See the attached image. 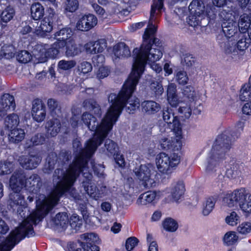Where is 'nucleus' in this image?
I'll use <instances>...</instances> for the list:
<instances>
[{
  "label": "nucleus",
  "mask_w": 251,
  "mask_h": 251,
  "mask_svg": "<svg viewBox=\"0 0 251 251\" xmlns=\"http://www.w3.org/2000/svg\"><path fill=\"white\" fill-rule=\"evenodd\" d=\"M164 228L170 232H175L178 228L177 223L171 218H166L163 222Z\"/></svg>",
  "instance_id": "52"
},
{
  "label": "nucleus",
  "mask_w": 251,
  "mask_h": 251,
  "mask_svg": "<svg viewBox=\"0 0 251 251\" xmlns=\"http://www.w3.org/2000/svg\"><path fill=\"white\" fill-rule=\"evenodd\" d=\"M47 135L44 133H37L26 140L25 148L31 149L33 148L44 145L47 140Z\"/></svg>",
  "instance_id": "22"
},
{
  "label": "nucleus",
  "mask_w": 251,
  "mask_h": 251,
  "mask_svg": "<svg viewBox=\"0 0 251 251\" xmlns=\"http://www.w3.org/2000/svg\"><path fill=\"white\" fill-rule=\"evenodd\" d=\"M163 0H154L151 6L150 17L148 22V27H156L155 24L158 17L161 13L163 6Z\"/></svg>",
  "instance_id": "21"
},
{
  "label": "nucleus",
  "mask_w": 251,
  "mask_h": 251,
  "mask_svg": "<svg viewBox=\"0 0 251 251\" xmlns=\"http://www.w3.org/2000/svg\"><path fill=\"white\" fill-rule=\"evenodd\" d=\"M151 165H141L139 169L133 170L135 175L140 180V185L144 189H150L155 186V181L151 177Z\"/></svg>",
  "instance_id": "13"
},
{
  "label": "nucleus",
  "mask_w": 251,
  "mask_h": 251,
  "mask_svg": "<svg viewBox=\"0 0 251 251\" xmlns=\"http://www.w3.org/2000/svg\"><path fill=\"white\" fill-rule=\"evenodd\" d=\"M251 23L250 17L247 14L241 15L238 22V29L241 32L245 33L251 27Z\"/></svg>",
  "instance_id": "40"
},
{
  "label": "nucleus",
  "mask_w": 251,
  "mask_h": 251,
  "mask_svg": "<svg viewBox=\"0 0 251 251\" xmlns=\"http://www.w3.org/2000/svg\"><path fill=\"white\" fill-rule=\"evenodd\" d=\"M83 106L86 109L94 112V114L99 116L101 114V110L100 106L94 99H87L83 101Z\"/></svg>",
  "instance_id": "35"
},
{
  "label": "nucleus",
  "mask_w": 251,
  "mask_h": 251,
  "mask_svg": "<svg viewBox=\"0 0 251 251\" xmlns=\"http://www.w3.org/2000/svg\"><path fill=\"white\" fill-rule=\"evenodd\" d=\"M72 228L76 231L80 230L82 225V220L77 214H73L69 220Z\"/></svg>",
  "instance_id": "50"
},
{
  "label": "nucleus",
  "mask_w": 251,
  "mask_h": 251,
  "mask_svg": "<svg viewBox=\"0 0 251 251\" xmlns=\"http://www.w3.org/2000/svg\"><path fill=\"white\" fill-rule=\"evenodd\" d=\"M47 215L37 208V210L24 219L17 227L27 238L34 236L35 233L33 225H36L37 222L42 221Z\"/></svg>",
  "instance_id": "10"
},
{
  "label": "nucleus",
  "mask_w": 251,
  "mask_h": 251,
  "mask_svg": "<svg viewBox=\"0 0 251 251\" xmlns=\"http://www.w3.org/2000/svg\"><path fill=\"white\" fill-rule=\"evenodd\" d=\"M155 159L159 171L164 174L169 175L172 173L180 163V156L176 152L170 154L161 152L157 155Z\"/></svg>",
  "instance_id": "9"
},
{
  "label": "nucleus",
  "mask_w": 251,
  "mask_h": 251,
  "mask_svg": "<svg viewBox=\"0 0 251 251\" xmlns=\"http://www.w3.org/2000/svg\"><path fill=\"white\" fill-rule=\"evenodd\" d=\"M241 166L238 164H234L228 168L226 175L228 178H235L241 173Z\"/></svg>",
  "instance_id": "45"
},
{
  "label": "nucleus",
  "mask_w": 251,
  "mask_h": 251,
  "mask_svg": "<svg viewBox=\"0 0 251 251\" xmlns=\"http://www.w3.org/2000/svg\"><path fill=\"white\" fill-rule=\"evenodd\" d=\"M72 31L70 27H65L56 31L54 35L56 39V42H59L62 47H65L66 42L71 36Z\"/></svg>",
  "instance_id": "27"
},
{
  "label": "nucleus",
  "mask_w": 251,
  "mask_h": 251,
  "mask_svg": "<svg viewBox=\"0 0 251 251\" xmlns=\"http://www.w3.org/2000/svg\"><path fill=\"white\" fill-rule=\"evenodd\" d=\"M250 43V39L246 37H242L238 41L236 46L239 52H243L246 50L249 47Z\"/></svg>",
  "instance_id": "59"
},
{
  "label": "nucleus",
  "mask_w": 251,
  "mask_h": 251,
  "mask_svg": "<svg viewBox=\"0 0 251 251\" xmlns=\"http://www.w3.org/2000/svg\"><path fill=\"white\" fill-rule=\"evenodd\" d=\"M150 87L154 92L156 96H161L164 92L162 84L153 79L151 80Z\"/></svg>",
  "instance_id": "55"
},
{
  "label": "nucleus",
  "mask_w": 251,
  "mask_h": 251,
  "mask_svg": "<svg viewBox=\"0 0 251 251\" xmlns=\"http://www.w3.org/2000/svg\"><path fill=\"white\" fill-rule=\"evenodd\" d=\"M138 239L135 237H130L126 239V251H132L137 246Z\"/></svg>",
  "instance_id": "62"
},
{
  "label": "nucleus",
  "mask_w": 251,
  "mask_h": 251,
  "mask_svg": "<svg viewBox=\"0 0 251 251\" xmlns=\"http://www.w3.org/2000/svg\"><path fill=\"white\" fill-rule=\"evenodd\" d=\"M239 98L242 101H248L251 98V75L249 78V83L242 87Z\"/></svg>",
  "instance_id": "44"
},
{
  "label": "nucleus",
  "mask_w": 251,
  "mask_h": 251,
  "mask_svg": "<svg viewBox=\"0 0 251 251\" xmlns=\"http://www.w3.org/2000/svg\"><path fill=\"white\" fill-rule=\"evenodd\" d=\"M231 146V134L229 130H225L218 136L208 158L207 172L211 173L216 170L215 168L225 159Z\"/></svg>",
  "instance_id": "5"
},
{
  "label": "nucleus",
  "mask_w": 251,
  "mask_h": 251,
  "mask_svg": "<svg viewBox=\"0 0 251 251\" xmlns=\"http://www.w3.org/2000/svg\"><path fill=\"white\" fill-rule=\"evenodd\" d=\"M0 106L8 110H14L16 107L14 96L9 94H3L0 99Z\"/></svg>",
  "instance_id": "34"
},
{
  "label": "nucleus",
  "mask_w": 251,
  "mask_h": 251,
  "mask_svg": "<svg viewBox=\"0 0 251 251\" xmlns=\"http://www.w3.org/2000/svg\"><path fill=\"white\" fill-rule=\"evenodd\" d=\"M79 2L78 0H66L64 5V12L74 13L78 8Z\"/></svg>",
  "instance_id": "51"
},
{
  "label": "nucleus",
  "mask_w": 251,
  "mask_h": 251,
  "mask_svg": "<svg viewBox=\"0 0 251 251\" xmlns=\"http://www.w3.org/2000/svg\"><path fill=\"white\" fill-rule=\"evenodd\" d=\"M137 193V189L135 187V183L132 177L126 180V195L132 197Z\"/></svg>",
  "instance_id": "57"
},
{
  "label": "nucleus",
  "mask_w": 251,
  "mask_h": 251,
  "mask_svg": "<svg viewBox=\"0 0 251 251\" xmlns=\"http://www.w3.org/2000/svg\"><path fill=\"white\" fill-rule=\"evenodd\" d=\"M224 200L229 207L239 206L246 215L251 214V194L244 189L235 190L226 194Z\"/></svg>",
  "instance_id": "8"
},
{
  "label": "nucleus",
  "mask_w": 251,
  "mask_h": 251,
  "mask_svg": "<svg viewBox=\"0 0 251 251\" xmlns=\"http://www.w3.org/2000/svg\"><path fill=\"white\" fill-rule=\"evenodd\" d=\"M111 105L105 116L98 125L97 119L88 112H84L81 117L82 123L89 130L94 131L92 137L88 140L85 147L95 153L98 147L101 145L114 125L126 107V81L123 84L122 89L118 95L110 93L108 97Z\"/></svg>",
  "instance_id": "1"
},
{
  "label": "nucleus",
  "mask_w": 251,
  "mask_h": 251,
  "mask_svg": "<svg viewBox=\"0 0 251 251\" xmlns=\"http://www.w3.org/2000/svg\"><path fill=\"white\" fill-rule=\"evenodd\" d=\"M92 70L91 64L87 61H83L78 66V71L80 73L86 74L90 72Z\"/></svg>",
  "instance_id": "60"
},
{
  "label": "nucleus",
  "mask_w": 251,
  "mask_h": 251,
  "mask_svg": "<svg viewBox=\"0 0 251 251\" xmlns=\"http://www.w3.org/2000/svg\"><path fill=\"white\" fill-rule=\"evenodd\" d=\"M239 219V217L238 216L237 213L233 211L230 213L229 216L226 217V221L228 224L233 226L237 224Z\"/></svg>",
  "instance_id": "64"
},
{
  "label": "nucleus",
  "mask_w": 251,
  "mask_h": 251,
  "mask_svg": "<svg viewBox=\"0 0 251 251\" xmlns=\"http://www.w3.org/2000/svg\"><path fill=\"white\" fill-rule=\"evenodd\" d=\"M94 153V152L86 147L81 149L79 155L60 176L74 186L84 169L87 167L88 161Z\"/></svg>",
  "instance_id": "7"
},
{
  "label": "nucleus",
  "mask_w": 251,
  "mask_h": 251,
  "mask_svg": "<svg viewBox=\"0 0 251 251\" xmlns=\"http://www.w3.org/2000/svg\"><path fill=\"white\" fill-rule=\"evenodd\" d=\"M104 151L109 157H113L114 159L115 162L119 167H125L126 162L124 156L121 154L119 147L114 141L109 139H106Z\"/></svg>",
  "instance_id": "16"
},
{
  "label": "nucleus",
  "mask_w": 251,
  "mask_h": 251,
  "mask_svg": "<svg viewBox=\"0 0 251 251\" xmlns=\"http://www.w3.org/2000/svg\"><path fill=\"white\" fill-rule=\"evenodd\" d=\"M181 136L173 140L171 139L163 137L159 140V145L162 150L166 151H178L181 147V142L179 141Z\"/></svg>",
  "instance_id": "24"
},
{
  "label": "nucleus",
  "mask_w": 251,
  "mask_h": 251,
  "mask_svg": "<svg viewBox=\"0 0 251 251\" xmlns=\"http://www.w3.org/2000/svg\"><path fill=\"white\" fill-rule=\"evenodd\" d=\"M14 170V164L12 162L6 161L0 166V175L10 174Z\"/></svg>",
  "instance_id": "56"
},
{
  "label": "nucleus",
  "mask_w": 251,
  "mask_h": 251,
  "mask_svg": "<svg viewBox=\"0 0 251 251\" xmlns=\"http://www.w3.org/2000/svg\"><path fill=\"white\" fill-rule=\"evenodd\" d=\"M19 117L17 114L12 113L9 114L5 118V127L8 130L17 127L19 124Z\"/></svg>",
  "instance_id": "39"
},
{
  "label": "nucleus",
  "mask_w": 251,
  "mask_h": 251,
  "mask_svg": "<svg viewBox=\"0 0 251 251\" xmlns=\"http://www.w3.org/2000/svg\"><path fill=\"white\" fill-rule=\"evenodd\" d=\"M185 190L184 185L182 182H178L172 189V195L176 200H178L183 195Z\"/></svg>",
  "instance_id": "49"
},
{
  "label": "nucleus",
  "mask_w": 251,
  "mask_h": 251,
  "mask_svg": "<svg viewBox=\"0 0 251 251\" xmlns=\"http://www.w3.org/2000/svg\"><path fill=\"white\" fill-rule=\"evenodd\" d=\"M31 16L34 21H39L45 15V8L39 2L33 3L30 7Z\"/></svg>",
  "instance_id": "32"
},
{
  "label": "nucleus",
  "mask_w": 251,
  "mask_h": 251,
  "mask_svg": "<svg viewBox=\"0 0 251 251\" xmlns=\"http://www.w3.org/2000/svg\"><path fill=\"white\" fill-rule=\"evenodd\" d=\"M222 26L223 31L227 39L233 36L238 31L237 24L233 21V20L230 22H223Z\"/></svg>",
  "instance_id": "30"
},
{
  "label": "nucleus",
  "mask_w": 251,
  "mask_h": 251,
  "mask_svg": "<svg viewBox=\"0 0 251 251\" xmlns=\"http://www.w3.org/2000/svg\"><path fill=\"white\" fill-rule=\"evenodd\" d=\"M76 65V62L74 60H60L57 64V70L60 72L61 71H68L72 69Z\"/></svg>",
  "instance_id": "46"
},
{
  "label": "nucleus",
  "mask_w": 251,
  "mask_h": 251,
  "mask_svg": "<svg viewBox=\"0 0 251 251\" xmlns=\"http://www.w3.org/2000/svg\"><path fill=\"white\" fill-rule=\"evenodd\" d=\"M178 113L181 114L182 117L188 119L192 113V110L189 105H186L180 107L178 109Z\"/></svg>",
  "instance_id": "63"
},
{
  "label": "nucleus",
  "mask_w": 251,
  "mask_h": 251,
  "mask_svg": "<svg viewBox=\"0 0 251 251\" xmlns=\"http://www.w3.org/2000/svg\"><path fill=\"white\" fill-rule=\"evenodd\" d=\"M162 116L164 121L167 124L169 129L173 130L176 137L182 134L181 124L177 116H175L173 109L166 107L163 109Z\"/></svg>",
  "instance_id": "14"
},
{
  "label": "nucleus",
  "mask_w": 251,
  "mask_h": 251,
  "mask_svg": "<svg viewBox=\"0 0 251 251\" xmlns=\"http://www.w3.org/2000/svg\"><path fill=\"white\" fill-rule=\"evenodd\" d=\"M25 238V236L17 227H15L10 232L5 240L0 244V251H11L15 246Z\"/></svg>",
  "instance_id": "15"
},
{
  "label": "nucleus",
  "mask_w": 251,
  "mask_h": 251,
  "mask_svg": "<svg viewBox=\"0 0 251 251\" xmlns=\"http://www.w3.org/2000/svg\"><path fill=\"white\" fill-rule=\"evenodd\" d=\"M59 180L53 186L47 198L36 200V207L41 212L47 215L60 201L61 198L70 193L73 189V185L60 176H57Z\"/></svg>",
  "instance_id": "6"
},
{
  "label": "nucleus",
  "mask_w": 251,
  "mask_h": 251,
  "mask_svg": "<svg viewBox=\"0 0 251 251\" xmlns=\"http://www.w3.org/2000/svg\"><path fill=\"white\" fill-rule=\"evenodd\" d=\"M202 17L203 16L191 14V15L189 17L187 22L190 26L195 27L200 24Z\"/></svg>",
  "instance_id": "61"
},
{
  "label": "nucleus",
  "mask_w": 251,
  "mask_h": 251,
  "mask_svg": "<svg viewBox=\"0 0 251 251\" xmlns=\"http://www.w3.org/2000/svg\"><path fill=\"white\" fill-rule=\"evenodd\" d=\"M64 47L61 46L59 42L55 41L50 48L46 50L45 52L46 58L54 59L58 57L61 50H63Z\"/></svg>",
  "instance_id": "33"
},
{
  "label": "nucleus",
  "mask_w": 251,
  "mask_h": 251,
  "mask_svg": "<svg viewBox=\"0 0 251 251\" xmlns=\"http://www.w3.org/2000/svg\"><path fill=\"white\" fill-rule=\"evenodd\" d=\"M38 176L33 174L28 178L23 171L15 172L9 179V186L13 193L9 195V200L11 203L16 205H22L24 201V197L20 193L23 188L34 190L35 186L39 182Z\"/></svg>",
  "instance_id": "4"
},
{
  "label": "nucleus",
  "mask_w": 251,
  "mask_h": 251,
  "mask_svg": "<svg viewBox=\"0 0 251 251\" xmlns=\"http://www.w3.org/2000/svg\"><path fill=\"white\" fill-rule=\"evenodd\" d=\"M65 47V54L67 57H74L81 52L80 49L77 47V45L73 40L66 42Z\"/></svg>",
  "instance_id": "36"
},
{
  "label": "nucleus",
  "mask_w": 251,
  "mask_h": 251,
  "mask_svg": "<svg viewBox=\"0 0 251 251\" xmlns=\"http://www.w3.org/2000/svg\"><path fill=\"white\" fill-rule=\"evenodd\" d=\"M217 199L214 197L207 198L203 204L202 213L204 216L208 215L214 207Z\"/></svg>",
  "instance_id": "43"
},
{
  "label": "nucleus",
  "mask_w": 251,
  "mask_h": 251,
  "mask_svg": "<svg viewBox=\"0 0 251 251\" xmlns=\"http://www.w3.org/2000/svg\"><path fill=\"white\" fill-rule=\"evenodd\" d=\"M156 30V27H147L145 29L143 35V42L140 47L141 56L144 59L152 46L154 45L153 48H156L161 47L159 40L155 37Z\"/></svg>",
  "instance_id": "12"
},
{
  "label": "nucleus",
  "mask_w": 251,
  "mask_h": 251,
  "mask_svg": "<svg viewBox=\"0 0 251 251\" xmlns=\"http://www.w3.org/2000/svg\"><path fill=\"white\" fill-rule=\"evenodd\" d=\"M58 19V14L55 13L54 9L50 7L48 8L46 15L41 21L39 26H37L38 22H36L37 25L33 32L37 35H46L47 33L52 30Z\"/></svg>",
  "instance_id": "11"
},
{
  "label": "nucleus",
  "mask_w": 251,
  "mask_h": 251,
  "mask_svg": "<svg viewBox=\"0 0 251 251\" xmlns=\"http://www.w3.org/2000/svg\"><path fill=\"white\" fill-rule=\"evenodd\" d=\"M10 139L15 143H18L22 141L25 138V133L24 130L17 127L9 130Z\"/></svg>",
  "instance_id": "41"
},
{
  "label": "nucleus",
  "mask_w": 251,
  "mask_h": 251,
  "mask_svg": "<svg viewBox=\"0 0 251 251\" xmlns=\"http://www.w3.org/2000/svg\"><path fill=\"white\" fill-rule=\"evenodd\" d=\"M47 105L50 114L52 117L62 116L61 107L57 100L52 98L49 99L47 101Z\"/></svg>",
  "instance_id": "29"
},
{
  "label": "nucleus",
  "mask_w": 251,
  "mask_h": 251,
  "mask_svg": "<svg viewBox=\"0 0 251 251\" xmlns=\"http://www.w3.org/2000/svg\"><path fill=\"white\" fill-rule=\"evenodd\" d=\"M136 86L132 91L127 88L126 92V112L129 114L134 113L140 106L139 99L135 96H133L132 94L136 90Z\"/></svg>",
  "instance_id": "23"
},
{
  "label": "nucleus",
  "mask_w": 251,
  "mask_h": 251,
  "mask_svg": "<svg viewBox=\"0 0 251 251\" xmlns=\"http://www.w3.org/2000/svg\"><path fill=\"white\" fill-rule=\"evenodd\" d=\"M16 58L20 63L25 64L31 60V55L28 51L22 50L18 52Z\"/></svg>",
  "instance_id": "54"
},
{
  "label": "nucleus",
  "mask_w": 251,
  "mask_h": 251,
  "mask_svg": "<svg viewBox=\"0 0 251 251\" xmlns=\"http://www.w3.org/2000/svg\"><path fill=\"white\" fill-rule=\"evenodd\" d=\"M238 240V236L234 231L227 232L224 236V240L228 246L235 243Z\"/></svg>",
  "instance_id": "58"
},
{
  "label": "nucleus",
  "mask_w": 251,
  "mask_h": 251,
  "mask_svg": "<svg viewBox=\"0 0 251 251\" xmlns=\"http://www.w3.org/2000/svg\"><path fill=\"white\" fill-rule=\"evenodd\" d=\"M15 14V11L14 8L10 6H7L0 14V22L1 24H6L13 19Z\"/></svg>",
  "instance_id": "42"
},
{
  "label": "nucleus",
  "mask_w": 251,
  "mask_h": 251,
  "mask_svg": "<svg viewBox=\"0 0 251 251\" xmlns=\"http://www.w3.org/2000/svg\"><path fill=\"white\" fill-rule=\"evenodd\" d=\"M31 114L33 119L38 123H41L45 120L46 107L42 100L36 98L32 101Z\"/></svg>",
  "instance_id": "17"
},
{
  "label": "nucleus",
  "mask_w": 251,
  "mask_h": 251,
  "mask_svg": "<svg viewBox=\"0 0 251 251\" xmlns=\"http://www.w3.org/2000/svg\"><path fill=\"white\" fill-rule=\"evenodd\" d=\"M220 44L222 50L228 58L237 60L242 55L239 52L235 42L232 40L225 38Z\"/></svg>",
  "instance_id": "18"
},
{
  "label": "nucleus",
  "mask_w": 251,
  "mask_h": 251,
  "mask_svg": "<svg viewBox=\"0 0 251 251\" xmlns=\"http://www.w3.org/2000/svg\"><path fill=\"white\" fill-rule=\"evenodd\" d=\"M142 111L147 115H152L161 109L160 104L153 100H145L141 103Z\"/></svg>",
  "instance_id": "26"
},
{
  "label": "nucleus",
  "mask_w": 251,
  "mask_h": 251,
  "mask_svg": "<svg viewBox=\"0 0 251 251\" xmlns=\"http://www.w3.org/2000/svg\"><path fill=\"white\" fill-rule=\"evenodd\" d=\"M98 19L93 14H89L82 16L77 21L76 27L77 30L87 31L97 25Z\"/></svg>",
  "instance_id": "19"
},
{
  "label": "nucleus",
  "mask_w": 251,
  "mask_h": 251,
  "mask_svg": "<svg viewBox=\"0 0 251 251\" xmlns=\"http://www.w3.org/2000/svg\"><path fill=\"white\" fill-rule=\"evenodd\" d=\"M38 176L33 174L28 178L23 171L15 172L9 179V186L13 193L9 195V200L11 203L16 205H22L24 201V197L20 193L23 188L34 190L35 186L39 182Z\"/></svg>",
  "instance_id": "3"
},
{
  "label": "nucleus",
  "mask_w": 251,
  "mask_h": 251,
  "mask_svg": "<svg viewBox=\"0 0 251 251\" xmlns=\"http://www.w3.org/2000/svg\"><path fill=\"white\" fill-rule=\"evenodd\" d=\"M182 93L186 98L190 101H194L198 98V95L196 93L194 88L191 86H187L183 89Z\"/></svg>",
  "instance_id": "53"
},
{
  "label": "nucleus",
  "mask_w": 251,
  "mask_h": 251,
  "mask_svg": "<svg viewBox=\"0 0 251 251\" xmlns=\"http://www.w3.org/2000/svg\"><path fill=\"white\" fill-rule=\"evenodd\" d=\"M205 6L202 0H193L189 6V10L191 14H196L198 16H204L208 14L204 11Z\"/></svg>",
  "instance_id": "28"
},
{
  "label": "nucleus",
  "mask_w": 251,
  "mask_h": 251,
  "mask_svg": "<svg viewBox=\"0 0 251 251\" xmlns=\"http://www.w3.org/2000/svg\"><path fill=\"white\" fill-rule=\"evenodd\" d=\"M156 192L149 191L141 194L137 199L136 203L138 205H145L151 203L156 198Z\"/></svg>",
  "instance_id": "31"
},
{
  "label": "nucleus",
  "mask_w": 251,
  "mask_h": 251,
  "mask_svg": "<svg viewBox=\"0 0 251 251\" xmlns=\"http://www.w3.org/2000/svg\"><path fill=\"white\" fill-rule=\"evenodd\" d=\"M126 49V43L119 42L116 44L113 49V52L116 58H123L126 56L124 51Z\"/></svg>",
  "instance_id": "48"
},
{
  "label": "nucleus",
  "mask_w": 251,
  "mask_h": 251,
  "mask_svg": "<svg viewBox=\"0 0 251 251\" xmlns=\"http://www.w3.org/2000/svg\"><path fill=\"white\" fill-rule=\"evenodd\" d=\"M84 48L87 52L91 54L101 53L103 50V48L101 46L99 40L95 42H89L84 45Z\"/></svg>",
  "instance_id": "37"
},
{
  "label": "nucleus",
  "mask_w": 251,
  "mask_h": 251,
  "mask_svg": "<svg viewBox=\"0 0 251 251\" xmlns=\"http://www.w3.org/2000/svg\"><path fill=\"white\" fill-rule=\"evenodd\" d=\"M162 47L158 48H151L148 54L145 57H142L141 48L135 49L133 51L134 62L132 64L131 72L126 79V92L128 88L131 91L134 90L138 84L139 79L143 73L147 62H155L159 60L162 56Z\"/></svg>",
  "instance_id": "2"
},
{
  "label": "nucleus",
  "mask_w": 251,
  "mask_h": 251,
  "mask_svg": "<svg viewBox=\"0 0 251 251\" xmlns=\"http://www.w3.org/2000/svg\"><path fill=\"white\" fill-rule=\"evenodd\" d=\"M52 222L56 226L65 228L69 223L68 216L65 212H59L53 218Z\"/></svg>",
  "instance_id": "38"
},
{
  "label": "nucleus",
  "mask_w": 251,
  "mask_h": 251,
  "mask_svg": "<svg viewBox=\"0 0 251 251\" xmlns=\"http://www.w3.org/2000/svg\"><path fill=\"white\" fill-rule=\"evenodd\" d=\"M175 80L179 85H186L189 80L186 72L183 70H177L175 73Z\"/></svg>",
  "instance_id": "47"
},
{
  "label": "nucleus",
  "mask_w": 251,
  "mask_h": 251,
  "mask_svg": "<svg viewBox=\"0 0 251 251\" xmlns=\"http://www.w3.org/2000/svg\"><path fill=\"white\" fill-rule=\"evenodd\" d=\"M41 161V158L38 155H22L18 159L20 166L25 170H32L37 168Z\"/></svg>",
  "instance_id": "20"
},
{
  "label": "nucleus",
  "mask_w": 251,
  "mask_h": 251,
  "mask_svg": "<svg viewBox=\"0 0 251 251\" xmlns=\"http://www.w3.org/2000/svg\"><path fill=\"white\" fill-rule=\"evenodd\" d=\"M53 118L46 123V128L48 134L51 137H55L60 130L61 124L58 117Z\"/></svg>",
  "instance_id": "25"
}]
</instances>
